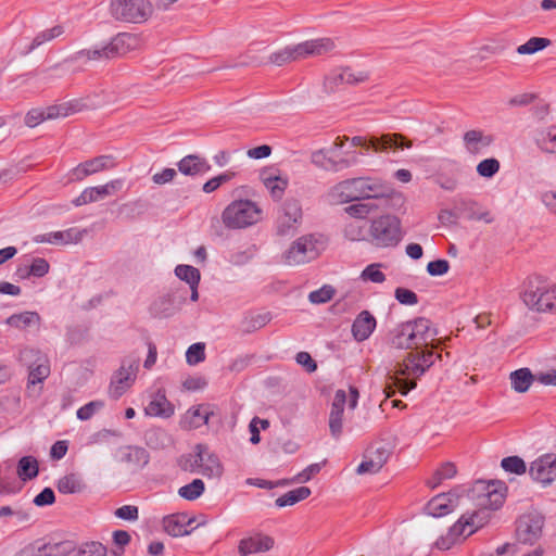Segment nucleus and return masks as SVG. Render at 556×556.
I'll list each match as a JSON object with an SVG mask.
<instances>
[{
  "label": "nucleus",
  "mask_w": 556,
  "mask_h": 556,
  "mask_svg": "<svg viewBox=\"0 0 556 556\" xmlns=\"http://www.w3.org/2000/svg\"><path fill=\"white\" fill-rule=\"evenodd\" d=\"M394 296L403 305H416L418 303L417 294L406 288H396Z\"/></svg>",
  "instance_id": "69168bd1"
},
{
  "label": "nucleus",
  "mask_w": 556,
  "mask_h": 556,
  "mask_svg": "<svg viewBox=\"0 0 556 556\" xmlns=\"http://www.w3.org/2000/svg\"><path fill=\"white\" fill-rule=\"evenodd\" d=\"M43 556H67L74 551V544L71 541L43 543L41 544Z\"/></svg>",
  "instance_id": "c03bdc74"
},
{
  "label": "nucleus",
  "mask_w": 556,
  "mask_h": 556,
  "mask_svg": "<svg viewBox=\"0 0 556 556\" xmlns=\"http://www.w3.org/2000/svg\"><path fill=\"white\" fill-rule=\"evenodd\" d=\"M40 320L41 318L37 312H23L9 316L5 324L17 329H25L31 325H39Z\"/></svg>",
  "instance_id": "e433bc0d"
},
{
  "label": "nucleus",
  "mask_w": 556,
  "mask_h": 556,
  "mask_svg": "<svg viewBox=\"0 0 556 556\" xmlns=\"http://www.w3.org/2000/svg\"><path fill=\"white\" fill-rule=\"evenodd\" d=\"M323 465L324 463H315L308 465L293 478L292 482L303 483L309 481L315 475H317L321 470Z\"/></svg>",
  "instance_id": "0e129e2a"
},
{
  "label": "nucleus",
  "mask_w": 556,
  "mask_h": 556,
  "mask_svg": "<svg viewBox=\"0 0 556 556\" xmlns=\"http://www.w3.org/2000/svg\"><path fill=\"white\" fill-rule=\"evenodd\" d=\"M28 372L27 390L42 383L50 375V362L48 357H41V362L33 366Z\"/></svg>",
  "instance_id": "f704fd0d"
},
{
  "label": "nucleus",
  "mask_w": 556,
  "mask_h": 556,
  "mask_svg": "<svg viewBox=\"0 0 556 556\" xmlns=\"http://www.w3.org/2000/svg\"><path fill=\"white\" fill-rule=\"evenodd\" d=\"M377 321L368 311L361 312L352 325V333L356 341L367 340L376 328Z\"/></svg>",
  "instance_id": "a878e982"
},
{
  "label": "nucleus",
  "mask_w": 556,
  "mask_h": 556,
  "mask_svg": "<svg viewBox=\"0 0 556 556\" xmlns=\"http://www.w3.org/2000/svg\"><path fill=\"white\" fill-rule=\"evenodd\" d=\"M501 467L509 473L523 475L527 471L525 460L519 456L504 457L501 462Z\"/></svg>",
  "instance_id": "09e8293b"
},
{
  "label": "nucleus",
  "mask_w": 556,
  "mask_h": 556,
  "mask_svg": "<svg viewBox=\"0 0 556 556\" xmlns=\"http://www.w3.org/2000/svg\"><path fill=\"white\" fill-rule=\"evenodd\" d=\"M338 78L345 81L346 85L359 84L368 78V74L364 71H353L352 68H339Z\"/></svg>",
  "instance_id": "603ef678"
},
{
  "label": "nucleus",
  "mask_w": 556,
  "mask_h": 556,
  "mask_svg": "<svg viewBox=\"0 0 556 556\" xmlns=\"http://www.w3.org/2000/svg\"><path fill=\"white\" fill-rule=\"evenodd\" d=\"M302 223V207L298 200H288L280 207L276 229L280 236L293 235Z\"/></svg>",
  "instance_id": "ddd939ff"
},
{
  "label": "nucleus",
  "mask_w": 556,
  "mask_h": 556,
  "mask_svg": "<svg viewBox=\"0 0 556 556\" xmlns=\"http://www.w3.org/2000/svg\"><path fill=\"white\" fill-rule=\"evenodd\" d=\"M346 403V394L343 390H338L331 405L329 414V429L333 438L338 439L342 433L343 412Z\"/></svg>",
  "instance_id": "4be33fe9"
},
{
  "label": "nucleus",
  "mask_w": 556,
  "mask_h": 556,
  "mask_svg": "<svg viewBox=\"0 0 556 556\" xmlns=\"http://www.w3.org/2000/svg\"><path fill=\"white\" fill-rule=\"evenodd\" d=\"M346 137H338L329 148H323L314 151L311 155V162L325 170L338 172L337 152L342 149Z\"/></svg>",
  "instance_id": "a211bd4d"
},
{
  "label": "nucleus",
  "mask_w": 556,
  "mask_h": 556,
  "mask_svg": "<svg viewBox=\"0 0 556 556\" xmlns=\"http://www.w3.org/2000/svg\"><path fill=\"white\" fill-rule=\"evenodd\" d=\"M459 504V496L456 492L451 491L433 496L426 505L425 510L429 516L440 518L448 515Z\"/></svg>",
  "instance_id": "6ab92c4d"
},
{
  "label": "nucleus",
  "mask_w": 556,
  "mask_h": 556,
  "mask_svg": "<svg viewBox=\"0 0 556 556\" xmlns=\"http://www.w3.org/2000/svg\"><path fill=\"white\" fill-rule=\"evenodd\" d=\"M327 247V238L321 233L301 236L283 252L286 265L296 266L316 260Z\"/></svg>",
  "instance_id": "39448f33"
},
{
  "label": "nucleus",
  "mask_w": 556,
  "mask_h": 556,
  "mask_svg": "<svg viewBox=\"0 0 556 556\" xmlns=\"http://www.w3.org/2000/svg\"><path fill=\"white\" fill-rule=\"evenodd\" d=\"M353 147H364L372 149L376 152L395 151L397 149L410 148L412 143L400 134H386L380 137H371L369 139L355 136L351 139Z\"/></svg>",
  "instance_id": "f8f14e48"
},
{
  "label": "nucleus",
  "mask_w": 556,
  "mask_h": 556,
  "mask_svg": "<svg viewBox=\"0 0 556 556\" xmlns=\"http://www.w3.org/2000/svg\"><path fill=\"white\" fill-rule=\"evenodd\" d=\"M534 379L535 376H533L531 370L527 367L517 369L510 374L511 388L518 393L528 391Z\"/></svg>",
  "instance_id": "c9c22d12"
},
{
  "label": "nucleus",
  "mask_w": 556,
  "mask_h": 556,
  "mask_svg": "<svg viewBox=\"0 0 556 556\" xmlns=\"http://www.w3.org/2000/svg\"><path fill=\"white\" fill-rule=\"evenodd\" d=\"M75 556H106V547L100 542H86L79 546Z\"/></svg>",
  "instance_id": "bf43d9fd"
},
{
  "label": "nucleus",
  "mask_w": 556,
  "mask_h": 556,
  "mask_svg": "<svg viewBox=\"0 0 556 556\" xmlns=\"http://www.w3.org/2000/svg\"><path fill=\"white\" fill-rule=\"evenodd\" d=\"M194 519L187 514H173L164 517L163 527L166 533L174 538L190 534L192 529L189 527L193 523Z\"/></svg>",
  "instance_id": "5701e85b"
},
{
  "label": "nucleus",
  "mask_w": 556,
  "mask_h": 556,
  "mask_svg": "<svg viewBox=\"0 0 556 556\" xmlns=\"http://www.w3.org/2000/svg\"><path fill=\"white\" fill-rule=\"evenodd\" d=\"M63 33V29L61 26H54L50 29H46L41 33H39L33 40L30 47L28 48L27 52L33 51L37 47L41 46L42 43L50 41L56 37H59Z\"/></svg>",
  "instance_id": "6e6d98bb"
},
{
  "label": "nucleus",
  "mask_w": 556,
  "mask_h": 556,
  "mask_svg": "<svg viewBox=\"0 0 556 556\" xmlns=\"http://www.w3.org/2000/svg\"><path fill=\"white\" fill-rule=\"evenodd\" d=\"M520 298L530 311L556 313V283L544 276L528 277Z\"/></svg>",
  "instance_id": "7ed1b4c3"
},
{
  "label": "nucleus",
  "mask_w": 556,
  "mask_h": 556,
  "mask_svg": "<svg viewBox=\"0 0 556 556\" xmlns=\"http://www.w3.org/2000/svg\"><path fill=\"white\" fill-rule=\"evenodd\" d=\"M104 407L102 401H91L80 408H78L76 415L79 420H89L98 410Z\"/></svg>",
  "instance_id": "680f3d73"
},
{
  "label": "nucleus",
  "mask_w": 556,
  "mask_h": 556,
  "mask_svg": "<svg viewBox=\"0 0 556 556\" xmlns=\"http://www.w3.org/2000/svg\"><path fill=\"white\" fill-rule=\"evenodd\" d=\"M232 176H233L232 173H224L218 176H215V177L211 178L210 180H207L203 185L202 190L205 193H211V192L215 191L216 189H218L224 182H227L228 180H230Z\"/></svg>",
  "instance_id": "338daca9"
},
{
  "label": "nucleus",
  "mask_w": 556,
  "mask_h": 556,
  "mask_svg": "<svg viewBox=\"0 0 556 556\" xmlns=\"http://www.w3.org/2000/svg\"><path fill=\"white\" fill-rule=\"evenodd\" d=\"M464 142L469 153L478 154L492 143V137L484 135L481 130L473 129L465 132Z\"/></svg>",
  "instance_id": "c756f323"
},
{
  "label": "nucleus",
  "mask_w": 556,
  "mask_h": 556,
  "mask_svg": "<svg viewBox=\"0 0 556 556\" xmlns=\"http://www.w3.org/2000/svg\"><path fill=\"white\" fill-rule=\"evenodd\" d=\"M41 357H47L40 350L35 348H25L20 351L18 361L24 366L30 368L41 362Z\"/></svg>",
  "instance_id": "de8ad7c7"
},
{
  "label": "nucleus",
  "mask_w": 556,
  "mask_h": 556,
  "mask_svg": "<svg viewBox=\"0 0 556 556\" xmlns=\"http://www.w3.org/2000/svg\"><path fill=\"white\" fill-rule=\"evenodd\" d=\"M38 462L33 456H23L17 463V476L22 481H28L38 476Z\"/></svg>",
  "instance_id": "58836bf2"
},
{
  "label": "nucleus",
  "mask_w": 556,
  "mask_h": 556,
  "mask_svg": "<svg viewBox=\"0 0 556 556\" xmlns=\"http://www.w3.org/2000/svg\"><path fill=\"white\" fill-rule=\"evenodd\" d=\"M381 264L374 263L364 268L361 278L364 281H371L375 283H382L386 280V275L381 271Z\"/></svg>",
  "instance_id": "5fc2aeb1"
},
{
  "label": "nucleus",
  "mask_w": 556,
  "mask_h": 556,
  "mask_svg": "<svg viewBox=\"0 0 556 556\" xmlns=\"http://www.w3.org/2000/svg\"><path fill=\"white\" fill-rule=\"evenodd\" d=\"M506 491L507 486L502 481H476L471 489V496L479 510L462 515L447 533L435 541V546L441 551L450 549L482 528L489 519L486 510L498 509L504 504Z\"/></svg>",
  "instance_id": "f257e3e1"
},
{
  "label": "nucleus",
  "mask_w": 556,
  "mask_h": 556,
  "mask_svg": "<svg viewBox=\"0 0 556 556\" xmlns=\"http://www.w3.org/2000/svg\"><path fill=\"white\" fill-rule=\"evenodd\" d=\"M271 319L269 313L256 314L244 319V331L250 333L265 327Z\"/></svg>",
  "instance_id": "13d9d810"
},
{
  "label": "nucleus",
  "mask_w": 556,
  "mask_h": 556,
  "mask_svg": "<svg viewBox=\"0 0 556 556\" xmlns=\"http://www.w3.org/2000/svg\"><path fill=\"white\" fill-rule=\"evenodd\" d=\"M265 186L269 190L271 197L276 200H280L288 186V181L285 178L273 176L265 179Z\"/></svg>",
  "instance_id": "3c124183"
},
{
  "label": "nucleus",
  "mask_w": 556,
  "mask_h": 556,
  "mask_svg": "<svg viewBox=\"0 0 556 556\" xmlns=\"http://www.w3.org/2000/svg\"><path fill=\"white\" fill-rule=\"evenodd\" d=\"M56 489L62 494H75L80 493L85 489V484L78 475L70 473L58 480Z\"/></svg>",
  "instance_id": "4c0bfd02"
},
{
  "label": "nucleus",
  "mask_w": 556,
  "mask_h": 556,
  "mask_svg": "<svg viewBox=\"0 0 556 556\" xmlns=\"http://www.w3.org/2000/svg\"><path fill=\"white\" fill-rule=\"evenodd\" d=\"M536 142L542 150L556 153V128L540 132Z\"/></svg>",
  "instance_id": "8fccbe9b"
},
{
  "label": "nucleus",
  "mask_w": 556,
  "mask_h": 556,
  "mask_svg": "<svg viewBox=\"0 0 556 556\" xmlns=\"http://www.w3.org/2000/svg\"><path fill=\"white\" fill-rule=\"evenodd\" d=\"M336 293L333 287L325 285L321 288L312 291L308 294V300L313 304H321L330 301Z\"/></svg>",
  "instance_id": "052dcab7"
},
{
  "label": "nucleus",
  "mask_w": 556,
  "mask_h": 556,
  "mask_svg": "<svg viewBox=\"0 0 556 556\" xmlns=\"http://www.w3.org/2000/svg\"><path fill=\"white\" fill-rule=\"evenodd\" d=\"M86 105L78 100L67 103L51 105L43 109L46 119H55L59 117H66L72 113L81 111Z\"/></svg>",
  "instance_id": "2f4dec72"
},
{
  "label": "nucleus",
  "mask_w": 556,
  "mask_h": 556,
  "mask_svg": "<svg viewBox=\"0 0 556 556\" xmlns=\"http://www.w3.org/2000/svg\"><path fill=\"white\" fill-rule=\"evenodd\" d=\"M311 489L307 486H299L294 490H291L281 496H279L275 504L278 507H286V506H292L305 498H307L311 495Z\"/></svg>",
  "instance_id": "ea45409f"
},
{
  "label": "nucleus",
  "mask_w": 556,
  "mask_h": 556,
  "mask_svg": "<svg viewBox=\"0 0 556 556\" xmlns=\"http://www.w3.org/2000/svg\"><path fill=\"white\" fill-rule=\"evenodd\" d=\"M378 208L379 206L375 202L359 200L356 203L346 206L344 211L351 217L365 219Z\"/></svg>",
  "instance_id": "79ce46f5"
},
{
  "label": "nucleus",
  "mask_w": 556,
  "mask_h": 556,
  "mask_svg": "<svg viewBox=\"0 0 556 556\" xmlns=\"http://www.w3.org/2000/svg\"><path fill=\"white\" fill-rule=\"evenodd\" d=\"M111 13L119 21L142 23L152 14L149 0H112Z\"/></svg>",
  "instance_id": "1a4fd4ad"
},
{
  "label": "nucleus",
  "mask_w": 556,
  "mask_h": 556,
  "mask_svg": "<svg viewBox=\"0 0 556 556\" xmlns=\"http://www.w3.org/2000/svg\"><path fill=\"white\" fill-rule=\"evenodd\" d=\"M413 330V349H429V344L435 340L438 334L437 329L432 323L425 317H418L410 320Z\"/></svg>",
  "instance_id": "aec40b11"
},
{
  "label": "nucleus",
  "mask_w": 556,
  "mask_h": 556,
  "mask_svg": "<svg viewBox=\"0 0 556 556\" xmlns=\"http://www.w3.org/2000/svg\"><path fill=\"white\" fill-rule=\"evenodd\" d=\"M115 161L112 155H99L93 159L79 163L71 170V179L81 181L90 175L115 167Z\"/></svg>",
  "instance_id": "dca6fc26"
},
{
  "label": "nucleus",
  "mask_w": 556,
  "mask_h": 556,
  "mask_svg": "<svg viewBox=\"0 0 556 556\" xmlns=\"http://www.w3.org/2000/svg\"><path fill=\"white\" fill-rule=\"evenodd\" d=\"M544 518L538 513L522 515L517 520L516 540L518 543L533 545L542 536Z\"/></svg>",
  "instance_id": "4468645a"
},
{
  "label": "nucleus",
  "mask_w": 556,
  "mask_h": 556,
  "mask_svg": "<svg viewBox=\"0 0 556 556\" xmlns=\"http://www.w3.org/2000/svg\"><path fill=\"white\" fill-rule=\"evenodd\" d=\"M139 359L127 356L122 359L119 368L113 374L109 387L112 399H119L136 381Z\"/></svg>",
  "instance_id": "9d476101"
},
{
  "label": "nucleus",
  "mask_w": 556,
  "mask_h": 556,
  "mask_svg": "<svg viewBox=\"0 0 556 556\" xmlns=\"http://www.w3.org/2000/svg\"><path fill=\"white\" fill-rule=\"evenodd\" d=\"M114 515L123 520L127 521H136L139 518V509L135 505H124L118 507Z\"/></svg>",
  "instance_id": "774afa93"
},
{
  "label": "nucleus",
  "mask_w": 556,
  "mask_h": 556,
  "mask_svg": "<svg viewBox=\"0 0 556 556\" xmlns=\"http://www.w3.org/2000/svg\"><path fill=\"white\" fill-rule=\"evenodd\" d=\"M205 359V344L197 342L191 344L186 352L187 364L194 366Z\"/></svg>",
  "instance_id": "864d4df0"
},
{
  "label": "nucleus",
  "mask_w": 556,
  "mask_h": 556,
  "mask_svg": "<svg viewBox=\"0 0 556 556\" xmlns=\"http://www.w3.org/2000/svg\"><path fill=\"white\" fill-rule=\"evenodd\" d=\"M174 406L162 391H157L144 408V413L151 417L169 418L174 415Z\"/></svg>",
  "instance_id": "bb28decb"
},
{
  "label": "nucleus",
  "mask_w": 556,
  "mask_h": 556,
  "mask_svg": "<svg viewBox=\"0 0 556 556\" xmlns=\"http://www.w3.org/2000/svg\"><path fill=\"white\" fill-rule=\"evenodd\" d=\"M262 218V210L251 200H236L228 204L223 214L224 225L230 229H241L256 224Z\"/></svg>",
  "instance_id": "0eeeda50"
},
{
  "label": "nucleus",
  "mask_w": 556,
  "mask_h": 556,
  "mask_svg": "<svg viewBox=\"0 0 556 556\" xmlns=\"http://www.w3.org/2000/svg\"><path fill=\"white\" fill-rule=\"evenodd\" d=\"M361 155H363V153H358L356 151H346L341 157L337 154L338 172L358 165L361 162Z\"/></svg>",
  "instance_id": "e2e57ef3"
},
{
  "label": "nucleus",
  "mask_w": 556,
  "mask_h": 556,
  "mask_svg": "<svg viewBox=\"0 0 556 556\" xmlns=\"http://www.w3.org/2000/svg\"><path fill=\"white\" fill-rule=\"evenodd\" d=\"M211 413L202 407H191L187 410L184 419L181 420V427L184 429H197L202 425H206L208 422Z\"/></svg>",
  "instance_id": "7c9ffc66"
},
{
  "label": "nucleus",
  "mask_w": 556,
  "mask_h": 556,
  "mask_svg": "<svg viewBox=\"0 0 556 556\" xmlns=\"http://www.w3.org/2000/svg\"><path fill=\"white\" fill-rule=\"evenodd\" d=\"M175 275L189 286H199L201 274L200 270L191 265H177Z\"/></svg>",
  "instance_id": "a18cd8bd"
},
{
  "label": "nucleus",
  "mask_w": 556,
  "mask_h": 556,
  "mask_svg": "<svg viewBox=\"0 0 556 556\" xmlns=\"http://www.w3.org/2000/svg\"><path fill=\"white\" fill-rule=\"evenodd\" d=\"M81 239L79 231L75 228H70L62 231H52L48 233H41L34 237L36 243H50L55 245H65L74 242H78Z\"/></svg>",
  "instance_id": "393cba45"
},
{
  "label": "nucleus",
  "mask_w": 556,
  "mask_h": 556,
  "mask_svg": "<svg viewBox=\"0 0 556 556\" xmlns=\"http://www.w3.org/2000/svg\"><path fill=\"white\" fill-rule=\"evenodd\" d=\"M134 38L131 35L122 33L115 36L108 45L102 48L81 50L77 52V59L87 60L112 59L125 54L129 49Z\"/></svg>",
  "instance_id": "9b49d317"
},
{
  "label": "nucleus",
  "mask_w": 556,
  "mask_h": 556,
  "mask_svg": "<svg viewBox=\"0 0 556 556\" xmlns=\"http://www.w3.org/2000/svg\"><path fill=\"white\" fill-rule=\"evenodd\" d=\"M124 180L113 179L105 185L88 187L81 191V193L73 200L75 206H83L92 202H97L112 193L122 189Z\"/></svg>",
  "instance_id": "f3484780"
},
{
  "label": "nucleus",
  "mask_w": 556,
  "mask_h": 556,
  "mask_svg": "<svg viewBox=\"0 0 556 556\" xmlns=\"http://www.w3.org/2000/svg\"><path fill=\"white\" fill-rule=\"evenodd\" d=\"M333 48L334 43L329 38L306 40L294 46H287L283 49L271 53L269 61L275 65L282 66L287 63L302 60L307 56L321 55L331 51Z\"/></svg>",
  "instance_id": "423d86ee"
},
{
  "label": "nucleus",
  "mask_w": 556,
  "mask_h": 556,
  "mask_svg": "<svg viewBox=\"0 0 556 556\" xmlns=\"http://www.w3.org/2000/svg\"><path fill=\"white\" fill-rule=\"evenodd\" d=\"M205 491V484L201 479H194L190 483L178 489V495L187 501H195Z\"/></svg>",
  "instance_id": "37998d69"
},
{
  "label": "nucleus",
  "mask_w": 556,
  "mask_h": 556,
  "mask_svg": "<svg viewBox=\"0 0 556 556\" xmlns=\"http://www.w3.org/2000/svg\"><path fill=\"white\" fill-rule=\"evenodd\" d=\"M200 472L208 478H220L224 472L223 464L215 453L208 452L206 448L203 463L201 464Z\"/></svg>",
  "instance_id": "72a5a7b5"
},
{
  "label": "nucleus",
  "mask_w": 556,
  "mask_h": 556,
  "mask_svg": "<svg viewBox=\"0 0 556 556\" xmlns=\"http://www.w3.org/2000/svg\"><path fill=\"white\" fill-rule=\"evenodd\" d=\"M529 475L543 485L552 484L556 480V454L546 453L531 462Z\"/></svg>",
  "instance_id": "2eb2a0df"
},
{
  "label": "nucleus",
  "mask_w": 556,
  "mask_h": 556,
  "mask_svg": "<svg viewBox=\"0 0 556 556\" xmlns=\"http://www.w3.org/2000/svg\"><path fill=\"white\" fill-rule=\"evenodd\" d=\"M501 164L494 157L484 159L477 165V173L484 178H492L498 173Z\"/></svg>",
  "instance_id": "4d7b16f0"
},
{
  "label": "nucleus",
  "mask_w": 556,
  "mask_h": 556,
  "mask_svg": "<svg viewBox=\"0 0 556 556\" xmlns=\"http://www.w3.org/2000/svg\"><path fill=\"white\" fill-rule=\"evenodd\" d=\"M274 540L269 535L255 533L240 540L238 552L241 556H248L256 553H264L271 549Z\"/></svg>",
  "instance_id": "412c9836"
},
{
  "label": "nucleus",
  "mask_w": 556,
  "mask_h": 556,
  "mask_svg": "<svg viewBox=\"0 0 556 556\" xmlns=\"http://www.w3.org/2000/svg\"><path fill=\"white\" fill-rule=\"evenodd\" d=\"M119 462L128 464L132 469H143L150 462L148 451L140 446H124L118 451Z\"/></svg>",
  "instance_id": "b1692460"
},
{
  "label": "nucleus",
  "mask_w": 556,
  "mask_h": 556,
  "mask_svg": "<svg viewBox=\"0 0 556 556\" xmlns=\"http://www.w3.org/2000/svg\"><path fill=\"white\" fill-rule=\"evenodd\" d=\"M178 170L186 176H195L211 170V165L203 157L189 154L182 157L178 164Z\"/></svg>",
  "instance_id": "cd10ccee"
},
{
  "label": "nucleus",
  "mask_w": 556,
  "mask_h": 556,
  "mask_svg": "<svg viewBox=\"0 0 556 556\" xmlns=\"http://www.w3.org/2000/svg\"><path fill=\"white\" fill-rule=\"evenodd\" d=\"M432 349H413L404 359L396 364L394 375L390 377L402 395L415 389L416 379L420 378L439 358Z\"/></svg>",
  "instance_id": "f03ea898"
},
{
  "label": "nucleus",
  "mask_w": 556,
  "mask_h": 556,
  "mask_svg": "<svg viewBox=\"0 0 556 556\" xmlns=\"http://www.w3.org/2000/svg\"><path fill=\"white\" fill-rule=\"evenodd\" d=\"M369 233L375 245L380 248L395 247L403 237L401 220L394 215H381L371 220Z\"/></svg>",
  "instance_id": "6e6552de"
},
{
  "label": "nucleus",
  "mask_w": 556,
  "mask_h": 556,
  "mask_svg": "<svg viewBox=\"0 0 556 556\" xmlns=\"http://www.w3.org/2000/svg\"><path fill=\"white\" fill-rule=\"evenodd\" d=\"M337 190L344 202L389 198L391 186L378 177H356L338 184Z\"/></svg>",
  "instance_id": "20e7f679"
},
{
  "label": "nucleus",
  "mask_w": 556,
  "mask_h": 556,
  "mask_svg": "<svg viewBox=\"0 0 556 556\" xmlns=\"http://www.w3.org/2000/svg\"><path fill=\"white\" fill-rule=\"evenodd\" d=\"M50 265L46 258L36 257L33 258L29 266L18 268L17 273L22 278H28L30 276L41 278L49 273Z\"/></svg>",
  "instance_id": "a19ab883"
},
{
  "label": "nucleus",
  "mask_w": 556,
  "mask_h": 556,
  "mask_svg": "<svg viewBox=\"0 0 556 556\" xmlns=\"http://www.w3.org/2000/svg\"><path fill=\"white\" fill-rule=\"evenodd\" d=\"M551 45V40L542 37H532L517 48L519 54H533Z\"/></svg>",
  "instance_id": "49530a36"
},
{
  "label": "nucleus",
  "mask_w": 556,
  "mask_h": 556,
  "mask_svg": "<svg viewBox=\"0 0 556 556\" xmlns=\"http://www.w3.org/2000/svg\"><path fill=\"white\" fill-rule=\"evenodd\" d=\"M206 446L203 444H197L194 453L184 454L178 460L179 467L184 471L200 472L201 464L203 463V456H205Z\"/></svg>",
  "instance_id": "c85d7f7f"
},
{
  "label": "nucleus",
  "mask_w": 556,
  "mask_h": 556,
  "mask_svg": "<svg viewBox=\"0 0 556 556\" xmlns=\"http://www.w3.org/2000/svg\"><path fill=\"white\" fill-rule=\"evenodd\" d=\"M413 330L410 327V320L397 325L392 331L391 342L395 348L399 349H410L413 350Z\"/></svg>",
  "instance_id": "473e14b6"
}]
</instances>
